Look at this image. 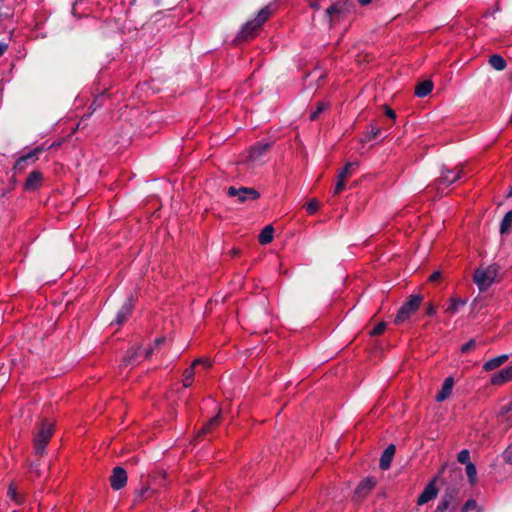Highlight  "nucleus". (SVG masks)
Instances as JSON below:
<instances>
[{"mask_svg":"<svg viewBox=\"0 0 512 512\" xmlns=\"http://www.w3.org/2000/svg\"><path fill=\"white\" fill-rule=\"evenodd\" d=\"M37 432L33 437V448L36 456H43L45 453L46 446L48 445L53 432L54 424L48 420H41L37 424Z\"/></svg>","mask_w":512,"mask_h":512,"instance_id":"f257e3e1","label":"nucleus"},{"mask_svg":"<svg viewBox=\"0 0 512 512\" xmlns=\"http://www.w3.org/2000/svg\"><path fill=\"white\" fill-rule=\"evenodd\" d=\"M498 272L499 266L496 264L478 268L474 271L473 281L478 286L479 290L485 291L496 281Z\"/></svg>","mask_w":512,"mask_h":512,"instance_id":"f03ea898","label":"nucleus"},{"mask_svg":"<svg viewBox=\"0 0 512 512\" xmlns=\"http://www.w3.org/2000/svg\"><path fill=\"white\" fill-rule=\"evenodd\" d=\"M271 15L272 10L270 6H265L262 8L254 20L249 21L244 25L239 33V38L242 40H247L254 37L257 30L269 19Z\"/></svg>","mask_w":512,"mask_h":512,"instance_id":"7ed1b4c3","label":"nucleus"},{"mask_svg":"<svg viewBox=\"0 0 512 512\" xmlns=\"http://www.w3.org/2000/svg\"><path fill=\"white\" fill-rule=\"evenodd\" d=\"M422 302V296L420 295H411L407 302H405L395 317L394 322L396 324H401L405 320H407L420 306Z\"/></svg>","mask_w":512,"mask_h":512,"instance_id":"20e7f679","label":"nucleus"},{"mask_svg":"<svg viewBox=\"0 0 512 512\" xmlns=\"http://www.w3.org/2000/svg\"><path fill=\"white\" fill-rule=\"evenodd\" d=\"M462 173L463 168L461 166H458L455 169H448L443 167L441 170V175L434 182L435 188L439 191L442 189V187H448L450 184L459 180Z\"/></svg>","mask_w":512,"mask_h":512,"instance_id":"39448f33","label":"nucleus"},{"mask_svg":"<svg viewBox=\"0 0 512 512\" xmlns=\"http://www.w3.org/2000/svg\"><path fill=\"white\" fill-rule=\"evenodd\" d=\"M227 194L230 197H237V201L239 203H245L248 200L254 201L260 197V194L257 190L248 187L235 188L231 186L228 188Z\"/></svg>","mask_w":512,"mask_h":512,"instance_id":"423d86ee","label":"nucleus"},{"mask_svg":"<svg viewBox=\"0 0 512 512\" xmlns=\"http://www.w3.org/2000/svg\"><path fill=\"white\" fill-rule=\"evenodd\" d=\"M271 148V143H257L250 148L248 156L245 160L247 164H254L262 161V156Z\"/></svg>","mask_w":512,"mask_h":512,"instance_id":"0eeeda50","label":"nucleus"},{"mask_svg":"<svg viewBox=\"0 0 512 512\" xmlns=\"http://www.w3.org/2000/svg\"><path fill=\"white\" fill-rule=\"evenodd\" d=\"M127 483V473L122 467H115L110 476V484L114 490H120Z\"/></svg>","mask_w":512,"mask_h":512,"instance_id":"6e6552de","label":"nucleus"},{"mask_svg":"<svg viewBox=\"0 0 512 512\" xmlns=\"http://www.w3.org/2000/svg\"><path fill=\"white\" fill-rule=\"evenodd\" d=\"M376 480L373 477H368L362 480L354 492V497L356 500L364 499L367 494L375 487Z\"/></svg>","mask_w":512,"mask_h":512,"instance_id":"1a4fd4ad","label":"nucleus"},{"mask_svg":"<svg viewBox=\"0 0 512 512\" xmlns=\"http://www.w3.org/2000/svg\"><path fill=\"white\" fill-rule=\"evenodd\" d=\"M343 14V8L339 3L333 4L325 11V17L328 21L329 28H332L336 22L340 20Z\"/></svg>","mask_w":512,"mask_h":512,"instance_id":"9d476101","label":"nucleus"},{"mask_svg":"<svg viewBox=\"0 0 512 512\" xmlns=\"http://www.w3.org/2000/svg\"><path fill=\"white\" fill-rule=\"evenodd\" d=\"M42 179H43V176L40 171H37V170L32 171L31 173H29V175L25 181V184H24L25 189L28 191L37 190L42 184Z\"/></svg>","mask_w":512,"mask_h":512,"instance_id":"9b49d317","label":"nucleus"},{"mask_svg":"<svg viewBox=\"0 0 512 512\" xmlns=\"http://www.w3.org/2000/svg\"><path fill=\"white\" fill-rule=\"evenodd\" d=\"M438 490L434 485V481L429 483L420 494L417 500L418 505H423L437 496Z\"/></svg>","mask_w":512,"mask_h":512,"instance_id":"f8f14e48","label":"nucleus"},{"mask_svg":"<svg viewBox=\"0 0 512 512\" xmlns=\"http://www.w3.org/2000/svg\"><path fill=\"white\" fill-rule=\"evenodd\" d=\"M396 447L393 444H390L382 453L379 466L382 470L389 469L392 459L395 455Z\"/></svg>","mask_w":512,"mask_h":512,"instance_id":"ddd939ff","label":"nucleus"},{"mask_svg":"<svg viewBox=\"0 0 512 512\" xmlns=\"http://www.w3.org/2000/svg\"><path fill=\"white\" fill-rule=\"evenodd\" d=\"M42 150L43 149L41 147H37L33 151H30L28 154L20 157L16 161L14 168L22 170L24 168L26 162H28V161H32V162L35 161L38 158V154L40 152H42Z\"/></svg>","mask_w":512,"mask_h":512,"instance_id":"4468645a","label":"nucleus"},{"mask_svg":"<svg viewBox=\"0 0 512 512\" xmlns=\"http://www.w3.org/2000/svg\"><path fill=\"white\" fill-rule=\"evenodd\" d=\"M454 380L452 377L445 379L441 391L436 395V401L442 402L446 400L452 393Z\"/></svg>","mask_w":512,"mask_h":512,"instance_id":"2eb2a0df","label":"nucleus"},{"mask_svg":"<svg viewBox=\"0 0 512 512\" xmlns=\"http://www.w3.org/2000/svg\"><path fill=\"white\" fill-rule=\"evenodd\" d=\"M511 380L512 373L510 372V367H506L492 376L491 383L493 385H500Z\"/></svg>","mask_w":512,"mask_h":512,"instance_id":"dca6fc26","label":"nucleus"},{"mask_svg":"<svg viewBox=\"0 0 512 512\" xmlns=\"http://www.w3.org/2000/svg\"><path fill=\"white\" fill-rule=\"evenodd\" d=\"M459 490L457 488H447L443 493L441 499L449 502L454 508L457 507L459 503Z\"/></svg>","mask_w":512,"mask_h":512,"instance_id":"f3484780","label":"nucleus"},{"mask_svg":"<svg viewBox=\"0 0 512 512\" xmlns=\"http://www.w3.org/2000/svg\"><path fill=\"white\" fill-rule=\"evenodd\" d=\"M433 89V82L431 80H424L419 82L415 87V94L418 97L427 96Z\"/></svg>","mask_w":512,"mask_h":512,"instance_id":"a211bd4d","label":"nucleus"},{"mask_svg":"<svg viewBox=\"0 0 512 512\" xmlns=\"http://www.w3.org/2000/svg\"><path fill=\"white\" fill-rule=\"evenodd\" d=\"M220 417H221V410H219L218 414L211 418L203 427L202 429L199 431V433L197 434V438L202 436V435H205L207 433H210L215 427H217L220 423Z\"/></svg>","mask_w":512,"mask_h":512,"instance_id":"6ab92c4d","label":"nucleus"},{"mask_svg":"<svg viewBox=\"0 0 512 512\" xmlns=\"http://www.w3.org/2000/svg\"><path fill=\"white\" fill-rule=\"evenodd\" d=\"M508 359V356L507 355H501V356H498L496 358H493L489 361H487L484 365H483V368L484 370L486 371H491L493 369H496L498 368L499 366H501L503 363H505Z\"/></svg>","mask_w":512,"mask_h":512,"instance_id":"aec40b11","label":"nucleus"},{"mask_svg":"<svg viewBox=\"0 0 512 512\" xmlns=\"http://www.w3.org/2000/svg\"><path fill=\"white\" fill-rule=\"evenodd\" d=\"M132 308L133 305L131 303V300L129 299V301L125 303L118 312L115 322L117 324H122L126 320L127 316L131 313Z\"/></svg>","mask_w":512,"mask_h":512,"instance_id":"412c9836","label":"nucleus"},{"mask_svg":"<svg viewBox=\"0 0 512 512\" xmlns=\"http://www.w3.org/2000/svg\"><path fill=\"white\" fill-rule=\"evenodd\" d=\"M488 62L497 71H502L506 68V61L499 54L491 55Z\"/></svg>","mask_w":512,"mask_h":512,"instance_id":"4be33fe9","label":"nucleus"},{"mask_svg":"<svg viewBox=\"0 0 512 512\" xmlns=\"http://www.w3.org/2000/svg\"><path fill=\"white\" fill-rule=\"evenodd\" d=\"M274 228L272 225H267L259 235V242L262 245L269 244L273 240Z\"/></svg>","mask_w":512,"mask_h":512,"instance_id":"5701e85b","label":"nucleus"},{"mask_svg":"<svg viewBox=\"0 0 512 512\" xmlns=\"http://www.w3.org/2000/svg\"><path fill=\"white\" fill-rule=\"evenodd\" d=\"M329 107H330V103L329 102H326V101H319V102H317L316 103V109L311 111V113H310V116H309L310 120L311 121H315L319 117V115L323 111L327 110Z\"/></svg>","mask_w":512,"mask_h":512,"instance_id":"b1692460","label":"nucleus"},{"mask_svg":"<svg viewBox=\"0 0 512 512\" xmlns=\"http://www.w3.org/2000/svg\"><path fill=\"white\" fill-rule=\"evenodd\" d=\"M466 302H467L466 300L453 297L450 299V303H449L446 311L451 314H455L458 311L459 307L464 306L466 304Z\"/></svg>","mask_w":512,"mask_h":512,"instance_id":"393cba45","label":"nucleus"},{"mask_svg":"<svg viewBox=\"0 0 512 512\" xmlns=\"http://www.w3.org/2000/svg\"><path fill=\"white\" fill-rule=\"evenodd\" d=\"M511 224H512V210L507 212L506 215L504 216V218L501 222V226H500V233L501 234L508 233L511 229Z\"/></svg>","mask_w":512,"mask_h":512,"instance_id":"a878e982","label":"nucleus"},{"mask_svg":"<svg viewBox=\"0 0 512 512\" xmlns=\"http://www.w3.org/2000/svg\"><path fill=\"white\" fill-rule=\"evenodd\" d=\"M194 374H195V370H194V367L191 365L190 367H188L184 373H183V379H182V383H183V386L185 388L187 387H190L192 382H193V378H194Z\"/></svg>","mask_w":512,"mask_h":512,"instance_id":"bb28decb","label":"nucleus"},{"mask_svg":"<svg viewBox=\"0 0 512 512\" xmlns=\"http://www.w3.org/2000/svg\"><path fill=\"white\" fill-rule=\"evenodd\" d=\"M358 166L357 162H348L343 169L338 173L337 178H349L352 175V171Z\"/></svg>","mask_w":512,"mask_h":512,"instance_id":"cd10ccee","label":"nucleus"},{"mask_svg":"<svg viewBox=\"0 0 512 512\" xmlns=\"http://www.w3.org/2000/svg\"><path fill=\"white\" fill-rule=\"evenodd\" d=\"M461 512H482V508L477 504L476 500L469 499L462 506Z\"/></svg>","mask_w":512,"mask_h":512,"instance_id":"c85d7f7f","label":"nucleus"},{"mask_svg":"<svg viewBox=\"0 0 512 512\" xmlns=\"http://www.w3.org/2000/svg\"><path fill=\"white\" fill-rule=\"evenodd\" d=\"M8 496L17 504H21L23 502V496L17 492V487L14 483L9 485Z\"/></svg>","mask_w":512,"mask_h":512,"instance_id":"c756f323","label":"nucleus"},{"mask_svg":"<svg viewBox=\"0 0 512 512\" xmlns=\"http://www.w3.org/2000/svg\"><path fill=\"white\" fill-rule=\"evenodd\" d=\"M466 474H467V476L469 478V482L471 484H474L476 482V474H477V472H476V467H475V465L472 462L468 463L466 465Z\"/></svg>","mask_w":512,"mask_h":512,"instance_id":"7c9ffc66","label":"nucleus"},{"mask_svg":"<svg viewBox=\"0 0 512 512\" xmlns=\"http://www.w3.org/2000/svg\"><path fill=\"white\" fill-rule=\"evenodd\" d=\"M381 129L375 125H370V130L366 133L365 138L362 141H370L380 135Z\"/></svg>","mask_w":512,"mask_h":512,"instance_id":"2f4dec72","label":"nucleus"},{"mask_svg":"<svg viewBox=\"0 0 512 512\" xmlns=\"http://www.w3.org/2000/svg\"><path fill=\"white\" fill-rule=\"evenodd\" d=\"M319 207L320 203L316 199H311L306 205V209L309 214H314L319 209Z\"/></svg>","mask_w":512,"mask_h":512,"instance_id":"473e14b6","label":"nucleus"},{"mask_svg":"<svg viewBox=\"0 0 512 512\" xmlns=\"http://www.w3.org/2000/svg\"><path fill=\"white\" fill-rule=\"evenodd\" d=\"M457 460L462 463V464H465L467 465L468 463H471L470 462V453L468 450H462L459 452L458 456H457Z\"/></svg>","mask_w":512,"mask_h":512,"instance_id":"72a5a7b5","label":"nucleus"},{"mask_svg":"<svg viewBox=\"0 0 512 512\" xmlns=\"http://www.w3.org/2000/svg\"><path fill=\"white\" fill-rule=\"evenodd\" d=\"M138 357V349L137 350H134V351H131L129 352L126 357L124 358V362L127 364V365H131V364H134L136 362V359Z\"/></svg>","mask_w":512,"mask_h":512,"instance_id":"f704fd0d","label":"nucleus"},{"mask_svg":"<svg viewBox=\"0 0 512 512\" xmlns=\"http://www.w3.org/2000/svg\"><path fill=\"white\" fill-rule=\"evenodd\" d=\"M345 181V178H337V182L333 191L334 195H338L343 191V189L345 188Z\"/></svg>","mask_w":512,"mask_h":512,"instance_id":"c9c22d12","label":"nucleus"},{"mask_svg":"<svg viewBox=\"0 0 512 512\" xmlns=\"http://www.w3.org/2000/svg\"><path fill=\"white\" fill-rule=\"evenodd\" d=\"M386 328V324L384 322H380L376 327L370 332L371 336H377L384 332Z\"/></svg>","mask_w":512,"mask_h":512,"instance_id":"e433bc0d","label":"nucleus"},{"mask_svg":"<svg viewBox=\"0 0 512 512\" xmlns=\"http://www.w3.org/2000/svg\"><path fill=\"white\" fill-rule=\"evenodd\" d=\"M476 345V342L475 340H470L469 342H467L466 344H464L461 348V351L463 353H467L469 352L472 348H474Z\"/></svg>","mask_w":512,"mask_h":512,"instance_id":"4c0bfd02","label":"nucleus"},{"mask_svg":"<svg viewBox=\"0 0 512 512\" xmlns=\"http://www.w3.org/2000/svg\"><path fill=\"white\" fill-rule=\"evenodd\" d=\"M441 278H442V274H441V272H440V271H436V272H434L433 274H431V275L429 276L428 280H429L430 282L435 283V282H438Z\"/></svg>","mask_w":512,"mask_h":512,"instance_id":"58836bf2","label":"nucleus"},{"mask_svg":"<svg viewBox=\"0 0 512 512\" xmlns=\"http://www.w3.org/2000/svg\"><path fill=\"white\" fill-rule=\"evenodd\" d=\"M438 507H440L442 509V511H447L448 509H454V507L452 505L449 504V502H446L444 500H440L439 504L437 505Z\"/></svg>","mask_w":512,"mask_h":512,"instance_id":"ea45409f","label":"nucleus"},{"mask_svg":"<svg viewBox=\"0 0 512 512\" xmlns=\"http://www.w3.org/2000/svg\"><path fill=\"white\" fill-rule=\"evenodd\" d=\"M512 412V401L501 407L500 414L505 415Z\"/></svg>","mask_w":512,"mask_h":512,"instance_id":"a19ab883","label":"nucleus"},{"mask_svg":"<svg viewBox=\"0 0 512 512\" xmlns=\"http://www.w3.org/2000/svg\"><path fill=\"white\" fill-rule=\"evenodd\" d=\"M198 364H203L205 367H209L210 366V361L208 359H196L192 363V366L195 367Z\"/></svg>","mask_w":512,"mask_h":512,"instance_id":"79ce46f5","label":"nucleus"},{"mask_svg":"<svg viewBox=\"0 0 512 512\" xmlns=\"http://www.w3.org/2000/svg\"><path fill=\"white\" fill-rule=\"evenodd\" d=\"M38 467H39V463L37 461L35 462H29V468L32 472H35L37 476H39V470H38Z\"/></svg>","mask_w":512,"mask_h":512,"instance_id":"37998d69","label":"nucleus"},{"mask_svg":"<svg viewBox=\"0 0 512 512\" xmlns=\"http://www.w3.org/2000/svg\"><path fill=\"white\" fill-rule=\"evenodd\" d=\"M385 108V114L391 118V119H395L396 118V114L395 112L388 106H384Z\"/></svg>","mask_w":512,"mask_h":512,"instance_id":"c03bdc74","label":"nucleus"},{"mask_svg":"<svg viewBox=\"0 0 512 512\" xmlns=\"http://www.w3.org/2000/svg\"><path fill=\"white\" fill-rule=\"evenodd\" d=\"M310 7L314 10H319L321 6L318 0H310Z\"/></svg>","mask_w":512,"mask_h":512,"instance_id":"a18cd8bd","label":"nucleus"},{"mask_svg":"<svg viewBox=\"0 0 512 512\" xmlns=\"http://www.w3.org/2000/svg\"><path fill=\"white\" fill-rule=\"evenodd\" d=\"M426 312H427V314H428V315H433V314H435V312H436V308H435V306H434L433 304H431V303H430V304L428 305V307H427V311H426Z\"/></svg>","mask_w":512,"mask_h":512,"instance_id":"49530a36","label":"nucleus"},{"mask_svg":"<svg viewBox=\"0 0 512 512\" xmlns=\"http://www.w3.org/2000/svg\"><path fill=\"white\" fill-rule=\"evenodd\" d=\"M165 341V338L164 337H160V338H157L155 339L154 341V347H158L160 346L161 344H163Z\"/></svg>","mask_w":512,"mask_h":512,"instance_id":"de8ad7c7","label":"nucleus"},{"mask_svg":"<svg viewBox=\"0 0 512 512\" xmlns=\"http://www.w3.org/2000/svg\"><path fill=\"white\" fill-rule=\"evenodd\" d=\"M510 454H512V447H509L506 452H505V458L509 461V462H512V459L510 457Z\"/></svg>","mask_w":512,"mask_h":512,"instance_id":"09e8293b","label":"nucleus"},{"mask_svg":"<svg viewBox=\"0 0 512 512\" xmlns=\"http://www.w3.org/2000/svg\"><path fill=\"white\" fill-rule=\"evenodd\" d=\"M155 348L156 347L153 346V347H150L149 349H147L146 352H145V357L146 358L150 357L152 355V353L154 352Z\"/></svg>","mask_w":512,"mask_h":512,"instance_id":"8fccbe9b","label":"nucleus"},{"mask_svg":"<svg viewBox=\"0 0 512 512\" xmlns=\"http://www.w3.org/2000/svg\"><path fill=\"white\" fill-rule=\"evenodd\" d=\"M155 348L156 347L153 346V347H150L149 349H147L146 352H145V357L146 358L150 357L152 355V353L154 352Z\"/></svg>","mask_w":512,"mask_h":512,"instance_id":"3c124183","label":"nucleus"},{"mask_svg":"<svg viewBox=\"0 0 512 512\" xmlns=\"http://www.w3.org/2000/svg\"><path fill=\"white\" fill-rule=\"evenodd\" d=\"M7 46L3 43H0V57L3 55V53L5 52Z\"/></svg>","mask_w":512,"mask_h":512,"instance_id":"603ef678","label":"nucleus"},{"mask_svg":"<svg viewBox=\"0 0 512 512\" xmlns=\"http://www.w3.org/2000/svg\"><path fill=\"white\" fill-rule=\"evenodd\" d=\"M359 3H361L362 5H367L371 2V0H358Z\"/></svg>","mask_w":512,"mask_h":512,"instance_id":"864d4df0","label":"nucleus"},{"mask_svg":"<svg viewBox=\"0 0 512 512\" xmlns=\"http://www.w3.org/2000/svg\"><path fill=\"white\" fill-rule=\"evenodd\" d=\"M148 490H149L148 488H146V489H142V490L140 491L139 496H140V497H143V496L145 495V493H146V492H148Z\"/></svg>","mask_w":512,"mask_h":512,"instance_id":"5fc2aeb1","label":"nucleus"},{"mask_svg":"<svg viewBox=\"0 0 512 512\" xmlns=\"http://www.w3.org/2000/svg\"><path fill=\"white\" fill-rule=\"evenodd\" d=\"M434 512H445V511H442V509L437 506L436 509L434 510Z\"/></svg>","mask_w":512,"mask_h":512,"instance_id":"6e6d98bb","label":"nucleus"},{"mask_svg":"<svg viewBox=\"0 0 512 512\" xmlns=\"http://www.w3.org/2000/svg\"><path fill=\"white\" fill-rule=\"evenodd\" d=\"M510 196H512V186H511V190H510V192L508 194V197H510Z\"/></svg>","mask_w":512,"mask_h":512,"instance_id":"4d7b16f0","label":"nucleus"}]
</instances>
